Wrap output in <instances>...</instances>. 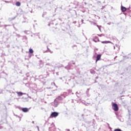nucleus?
<instances>
[{"instance_id":"nucleus-1","label":"nucleus","mask_w":131,"mask_h":131,"mask_svg":"<svg viewBox=\"0 0 131 131\" xmlns=\"http://www.w3.org/2000/svg\"><path fill=\"white\" fill-rule=\"evenodd\" d=\"M112 108L114 111L117 112L119 110V108L118 107V105L116 103H113Z\"/></svg>"},{"instance_id":"nucleus-2","label":"nucleus","mask_w":131,"mask_h":131,"mask_svg":"<svg viewBox=\"0 0 131 131\" xmlns=\"http://www.w3.org/2000/svg\"><path fill=\"white\" fill-rule=\"evenodd\" d=\"M58 115H59L58 113L54 112L52 113V114L50 115V117L53 118L54 117H57V116H58Z\"/></svg>"},{"instance_id":"nucleus-3","label":"nucleus","mask_w":131,"mask_h":131,"mask_svg":"<svg viewBox=\"0 0 131 131\" xmlns=\"http://www.w3.org/2000/svg\"><path fill=\"white\" fill-rule=\"evenodd\" d=\"M101 54H98L96 56V62H98V61H100L101 60Z\"/></svg>"},{"instance_id":"nucleus-4","label":"nucleus","mask_w":131,"mask_h":131,"mask_svg":"<svg viewBox=\"0 0 131 131\" xmlns=\"http://www.w3.org/2000/svg\"><path fill=\"white\" fill-rule=\"evenodd\" d=\"M21 110H22V111H23V112L26 113V112H28V111H29V108L25 107V108H23L21 109Z\"/></svg>"},{"instance_id":"nucleus-5","label":"nucleus","mask_w":131,"mask_h":131,"mask_svg":"<svg viewBox=\"0 0 131 131\" xmlns=\"http://www.w3.org/2000/svg\"><path fill=\"white\" fill-rule=\"evenodd\" d=\"M121 10L122 12H125L126 11V8L123 6H121Z\"/></svg>"},{"instance_id":"nucleus-6","label":"nucleus","mask_w":131,"mask_h":131,"mask_svg":"<svg viewBox=\"0 0 131 131\" xmlns=\"http://www.w3.org/2000/svg\"><path fill=\"white\" fill-rule=\"evenodd\" d=\"M102 43H112L110 41H103L101 42Z\"/></svg>"},{"instance_id":"nucleus-7","label":"nucleus","mask_w":131,"mask_h":131,"mask_svg":"<svg viewBox=\"0 0 131 131\" xmlns=\"http://www.w3.org/2000/svg\"><path fill=\"white\" fill-rule=\"evenodd\" d=\"M15 5L17 6V7H20L21 6V3L19 2H17L16 3Z\"/></svg>"},{"instance_id":"nucleus-8","label":"nucleus","mask_w":131,"mask_h":131,"mask_svg":"<svg viewBox=\"0 0 131 131\" xmlns=\"http://www.w3.org/2000/svg\"><path fill=\"white\" fill-rule=\"evenodd\" d=\"M17 94L19 96H23L24 95V93L22 92H17Z\"/></svg>"},{"instance_id":"nucleus-9","label":"nucleus","mask_w":131,"mask_h":131,"mask_svg":"<svg viewBox=\"0 0 131 131\" xmlns=\"http://www.w3.org/2000/svg\"><path fill=\"white\" fill-rule=\"evenodd\" d=\"M29 53H30V54H33V50H32V49H29Z\"/></svg>"}]
</instances>
